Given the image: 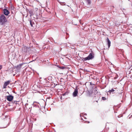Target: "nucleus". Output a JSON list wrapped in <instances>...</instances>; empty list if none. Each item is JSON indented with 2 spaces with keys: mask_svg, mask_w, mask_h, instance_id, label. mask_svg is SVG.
Listing matches in <instances>:
<instances>
[{
  "mask_svg": "<svg viewBox=\"0 0 132 132\" xmlns=\"http://www.w3.org/2000/svg\"><path fill=\"white\" fill-rule=\"evenodd\" d=\"M94 54L92 53H90L88 56L86 57L83 58L82 60L84 61H86L87 60H91L94 58Z\"/></svg>",
  "mask_w": 132,
  "mask_h": 132,
  "instance_id": "nucleus-2",
  "label": "nucleus"
},
{
  "mask_svg": "<svg viewBox=\"0 0 132 132\" xmlns=\"http://www.w3.org/2000/svg\"><path fill=\"white\" fill-rule=\"evenodd\" d=\"M11 81L10 80L7 81L5 82L4 85H3V88H5L6 87V86L8 85L10 83V82Z\"/></svg>",
  "mask_w": 132,
  "mask_h": 132,
  "instance_id": "nucleus-5",
  "label": "nucleus"
},
{
  "mask_svg": "<svg viewBox=\"0 0 132 132\" xmlns=\"http://www.w3.org/2000/svg\"><path fill=\"white\" fill-rule=\"evenodd\" d=\"M65 94H63V95L64 96V95H65Z\"/></svg>",
  "mask_w": 132,
  "mask_h": 132,
  "instance_id": "nucleus-21",
  "label": "nucleus"
},
{
  "mask_svg": "<svg viewBox=\"0 0 132 132\" xmlns=\"http://www.w3.org/2000/svg\"><path fill=\"white\" fill-rule=\"evenodd\" d=\"M6 127H4V128H6Z\"/></svg>",
  "mask_w": 132,
  "mask_h": 132,
  "instance_id": "nucleus-22",
  "label": "nucleus"
},
{
  "mask_svg": "<svg viewBox=\"0 0 132 132\" xmlns=\"http://www.w3.org/2000/svg\"><path fill=\"white\" fill-rule=\"evenodd\" d=\"M16 102H16V101H14V103L15 104H16V103H17Z\"/></svg>",
  "mask_w": 132,
  "mask_h": 132,
  "instance_id": "nucleus-19",
  "label": "nucleus"
},
{
  "mask_svg": "<svg viewBox=\"0 0 132 132\" xmlns=\"http://www.w3.org/2000/svg\"><path fill=\"white\" fill-rule=\"evenodd\" d=\"M29 13L30 14V16H32L33 15V11L32 10H30V11H29Z\"/></svg>",
  "mask_w": 132,
  "mask_h": 132,
  "instance_id": "nucleus-11",
  "label": "nucleus"
},
{
  "mask_svg": "<svg viewBox=\"0 0 132 132\" xmlns=\"http://www.w3.org/2000/svg\"><path fill=\"white\" fill-rule=\"evenodd\" d=\"M65 68V67L64 66H63V67H59V68L61 69H64Z\"/></svg>",
  "mask_w": 132,
  "mask_h": 132,
  "instance_id": "nucleus-15",
  "label": "nucleus"
},
{
  "mask_svg": "<svg viewBox=\"0 0 132 132\" xmlns=\"http://www.w3.org/2000/svg\"><path fill=\"white\" fill-rule=\"evenodd\" d=\"M13 99V96L11 95H9L7 96V100L9 101H12Z\"/></svg>",
  "mask_w": 132,
  "mask_h": 132,
  "instance_id": "nucleus-4",
  "label": "nucleus"
},
{
  "mask_svg": "<svg viewBox=\"0 0 132 132\" xmlns=\"http://www.w3.org/2000/svg\"><path fill=\"white\" fill-rule=\"evenodd\" d=\"M29 49V48L26 46H24L22 48V50L25 52H27Z\"/></svg>",
  "mask_w": 132,
  "mask_h": 132,
  "instance_id": "nucleus-6",
  "label": "nucleus"
},
{
  "mask_svg": "<svg viewBox=\"0 0 132 132\" xmlns=\"http://www.w3.org/2000/svg\"><path fill=\"white\" fill-rule=\"evenodd\" d=\"M106 40L107 44L108 45V48H109L110 47V46L111 45V42L108 38H107Z\"/></svg>",
  "mask_w": 132,
  "mask_h": 132,
  "instance_id": "nucleus-8",
  "label": "nucleus"
},
{
  "mask_svg": "<svg viewBox=\"0 0 132 132\" xmlns=\"http://www.w3.org/2000/svg\"><path fill=\"white\" fill-rule=\"evenodd\" d=\"M57 67H59V68L60 67V66H59V65H57Z\"/></svg>",
  "mask_w": 132,
  "mask_h": 132,
  "instance_id": "nucleus-20",
  "label": "nucleus"
},
{
  "mask_svg": "<svg viewBox=\"0 0 132 132\" xmlns=\"http://www.w3.org/2000/svg\"><path fill=\"white\" fill-rule=\"evenodd\" d=\"M30 24L32 27H33V24H34V23L31 20L30 21Z\"/></svg>",
  "mask_w": 132,
  "mask_h": 132,
  "instance_id": "nucleus-12",
  "label": "nucleus"
},
{
  "mask_svg": "<svg viewBox=\"0 0 132 132\" xmlns=\"http://www.w3.org/2000/svg\"><path fill=\"white\" fill-rule=\"evenodd\" d=\"M7 19L5 16L3 14L0 16V23L3 25L7 21Z\"/></svg>",
  "mask_w": 132,
  "mask_h": 132,
  "instance_id": "nucleus-1",
  "label": "nucleus"
},
{
  "mask_svg": "<svg viewBox=\"0 0 132 132\" xmlns=\"http://www.w3.org/2000/svg\"><path fill=\"white\" fill-rule=\"evenodd\" d=\"M2 68V67L0 65V70Z\"/></svg>",
  "mask_w": 132,
  "mask_h": 132,
  "instance_id": "nucleus-18",
  "label": "nucleus"
},
{
  "mask_svg": "<svg viewBox=\"0 0 132 132\" xmlns=\"http://www.w3.org/2000/svg\"><path fill=\"white\" fill-rule=\"evenodd\" d=\"M94 99H95L96 100L95 101L97 102L99 99V97L98 96H95L94 98Z\"/></svg>",
  "mask_w": 132,
  "mask_h": 132,
  "instance_id": "nucleus-9",
  "label": "nucleus"
},
{
  "mask_svg": "<svg viewBox=\"0 0 132 132\" xmlns=\"http://www.w3.org/2000/svg\"><path fill=\"white\" fill-rule=\"evenodd\" d=\"M23 63L20 64L19 65L16 66V68L17 69H19L21 68V67L23 65Z\"/></svg>",
  "mask_w": 132,
  "mask_h": 132,
  "instance_id": "nucleus-10",
  "label": "nucleus"
},
{
  "mask_svg": "<svg viewBox=\"0 0 132 132\" xmlns=\"http://www.w3.org/2000/svg\"><path fill=\"white\" fill-rule=\"evenodd\" d=\"M78 93V89H77V87L76 86V88L73 93V97H75L77 96Z\"/></svg>",
  "mask_w": 132,
  "mask_h": 132,
  "instance_id": "nucleus-3",
  "label": "nucleus"
},
{
  "mask_svg": "<svg viewBox=\"0 0 132 132\" xmlns=\"http://www.w3.org/2000/svg\"><path fill=\"white\" fill-rule=\"evenodd\" d=\"M3 13L5 15H7L10 13V12L7 9H4L3 10Z\"/></svg>",
  "mask_w": 132,
  "mask_h": 132,
  "instance_id": "nucleus-7",
  "label": "nucleus"
},
{
  "mask_svg": "<svg viewBox=\"0 0 132 132\" xmlns=\"http://www.w3.org/2000/svg\"><path fill=\"white\" fill-rule=\"evenodd\" d=\"M26 11L27 13H28L29 11L28 9L27 8H26Z\"/></svg>",
  "mask_w": 132,
  "mask_h": 132,
  "instance_id": "nucleus-17",
  "label": "nucleus"
},
{
  "mask_svg": "<svg viewBox=\"0 0 132 132\" xmlns=\"http://www.w3.org/2000/svg\"><path fill=\"white\" fill-rule=\"evenodd\" d=\"M86 2L87 3L88 5H90L91 4V0H85Z\"/></svg>",
  "mask_w": 132,
  "mask_h": 132,
  "instance_id": "nucleus-13",
  "label": "nucleus"
},
{
  "mask_svg": "<svg viewBox=\"0 0 132 132\" xmlns=\"http://www.w3.org/2000/svg\"><path fill=\"white\" fill-rule=\"evenodd\" d=\"M115 91V90H114V89H112L111 90H109L108 92H109V93H111V92H113Z\"/></svg>",
  "mask_w": 132,
  "mask_h": 132,
  "instance_id": "nucleus-14",
  "label": "nucleus"
},
{
  "mask_svg": "<svg viewBox=\"0 0 132 132\" xmlns=\"http://www.w3.org/2000/svg\"><path fill=\"white\" fill-rule=\"evenodd\" d=\"M102 100H106V98L105 97H102Z\"/></svg>",
  "mask_w": 132,
  "mask_h": 132,
  "instance_id": "nucleus-16",
  "label": "nucleus"
}]
</instances>
